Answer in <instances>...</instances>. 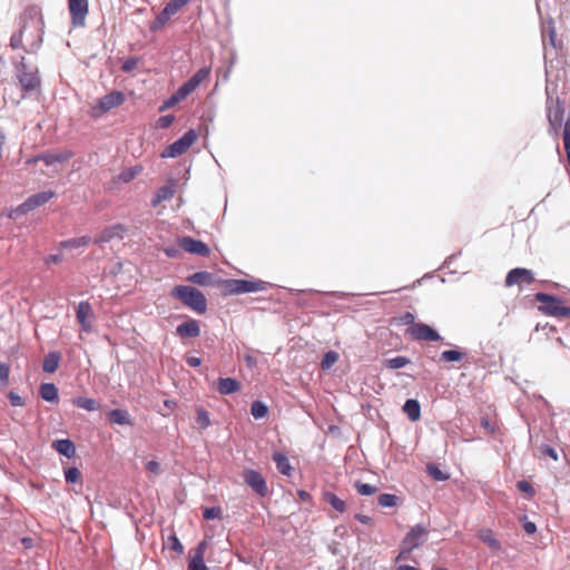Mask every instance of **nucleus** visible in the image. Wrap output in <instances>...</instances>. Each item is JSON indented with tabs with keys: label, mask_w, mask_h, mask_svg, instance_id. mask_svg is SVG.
<instances>
[{
	"label": "nucleus",
	"mask_w": 570,
	"mask_h": 570,
	"mask_svg": "<svg viewBox=\"0 0 570 570\" xmlns=\"http://www.w3.org/2000/svg\"><path fill=\"white\" fill-rule=\"evenodd\" d=\"M18 30L10 37L12 50L22 49L27 53H35L42 45L45 21L42 12L37 7H28L19 17Z\"/></svg>",
	"instance_id": "nucleus-1"
},
{
	"label": "nucleus",
	"mask_w": 570,
	"mask_h": 570,
	"mask_svg": "<svg viewBox=\"0 0 570 570\" xmlns=\"http://www.w3.org/2000/svg\"><path fill=\"white\" fill-rule=\"evenodd\" d=\"M210 75V68H200L189 80L184 82L168 99H166L159 107V111L163 112L169 108L175 107L177 104L184 101L190 94H193L199 85L208 79Z\"/></svg>",
	"instance_id": "nucleus-2"
},
{
	"label": "nucleus",
	"mask_w": 570,
	"mask_h": 570,
	"mask_svg": "<svg viewBox=\"0 0 570 570\" xmlns=\"http://www.w3.org/2000/svg\"><path fill=\"white\" fill-rule=\"evenodd\" d=\"M170 295L198 314H204L207 309L205 295L195 287L177 285L171 289Z\"/></svg>",
	"instance_id": "nucleus-3"
},
{
	"label": "nucleus",
	"mask_w": 570,
	"mask_h": 570,
	"mask_svg": "<svg viewBox=\"0 0 570 570\" xmlns=\"http://www.w3.org/2000/svg\"><path fill=\"white\" fill-rule=\"evenodd\" d=\"M428 534V529L422 524H416L411 528L401 542L400 552L395 558V563L407 560L411 557L412 551L426 541Z\"/></svg>",
	"instance_id": "nucleus-4"
},
{
	"label": "nucleus",
	"mask_w": 570,
	"mask_h": 570,
	"mask_svg": "<svg viewBox=\"0 0 570 570\" xmlns=\"http://www.w3.org/2000/svg\"><path fill=\"white\" fill-rule=\"evenodd\" d=\"M534 297L535 301L541 304L539 311L544 315L558 318H570V307L564 306L561 298L546 293H537Z\"/></svg>",
	"instance_id": "nucleus-5"
},
{
	"label": "nucleus",
	"mask_w": 570,
	"mask_h": 570,
	"mask_svg": "<svg viewBox=\"0 0 570 570\" xmlns=\"http://www.w3.org/2000/svg\"><path fill=\"white\" fill-rule=\"evenodd\" d=\"M16 77L24 92L35 91L40 87L41 80L38 69L26 63V58L14 65Z\"/></svg>",
	"instance_id": "nucleus-6"
},
{
	"label": "nucleus",
	"mask_w": 570,
	"mask_h": 570,
	"mask_svg": "<svg viewBox=\"0 0 570 570\" xmlns=\"http://www.w3.org/2000/svg\"><path fill=\"white\" fill-rule=\"evenodd\" d=\"M126 100V96L124 92L118 90H112L99 98L89 109V116L91 118L98 119L102 117L105 114L121 106Z\"/></svg>",
	"instance_id": "nucleus-7"
},
{
	"label": "nucleus",
	"mask_w": 570,
	"mask_h": 570,
	"mask_svg": "<svg viewBox=\"0 0 570 570\" xmlns=\"http://www.w3.org/2000/svg\"><path fill=\"white\" fill-rule=\"evenodd\" d=\"M56 196V193L52 190L40 191L28 197L22 204L11 209L8 214V217L11 219H17L29 212L35 210L36 208L47 204L50 199Z\"/></svg>",
	"instance_id": "nucleus-8"
},
{
	"label": "nucleus",
	"mask_w": 570,
	"mask_h": 570,
	"mask_svg": "<svg viewBox=\"0 0 570 570\" xmlns=\"http://www.w3.org/2000/svg\"><path fill=\"white\" fill-rule=\"evenodd\" d=\"M198 135L194 129L186 131L179 139L170 144L161 153L163 158H176L185 154L190 146L197 140Z\"/></svg>",
	"instance_id": "nucleus-9"
},
{
	"label": "nucleus",
	"mask_w": 570,
	"mask_h": 570,
	"mask_svg": "<svg viewBox=\"0 0 570 570\" xmlns=\"http://www.w3.org/2000/svg\"><path fill=\"white\" fill-rule=\"evenodd\" d=\"M68 10L71 18V24L75 28L86 26V19L89 13L88 0H68Z\"/></svg>",
	"instance_id": "nucleus-10"
},
{
	"label": "nucleus",
	"mask_w": 570,
	"mask_h": 570,
	"mask_svg": "<svg viewBox=\"0 0 570 570\" xmlns=\"http://www.w3.org/2000/svg\"><path fill=\"white\" fill-rule=\"evenodd\" d=\"M177 244L179 248L185 250L186 253L207 257L210 255V248L207 244L202 240L195 239L190 236H183L177 239Z\"/></svg>",
	"instance_id": "nucleus-11"
},
{
	"label": "nucleus",
	"mask_w": 570,
	"mask_h": 570,
	"mask_svg": "<svg viewBox=\"0 0 570 570\" xmlns=\"http://www.w3.org/2000/svg\"><path fill=\"white\" fill-rule=\"evenodd\" d=\"M406 334L414 341H440V334L431 326L424 323H416L406 330Z\"/></svg>",
	"instance_id": "nucleus-12"
},
{
	"label": "nucleus",
	"mask_w": 570,
	"mask_h": 570,
	"mask_svg": "<svg viewBox=\"0 0 570 570\" xmlns=\"http://www.w3.org/2000/svg\"><path fill=\"white\" fill-rule=\"evenodd\" d=\"M243 480L258 495L266 497L268 494L267 483L258 471L253 469H245L243 471Z\"/></svg>",
	"instance_id": "nucleus-13"
},
{
	"label": "nucleus",
	"mask_w": 570,
	"mask_h": 570,
	"mask_svg": "<svg viewBox=\"0 0 570 570\" xmlns=\"http://www.w3.org/2000/svg\"><path fill=\"white\" fill-rule=\"evenodd\" d=\"M547 117L550 125V132L558 135L564 118L563 106L558 100L556 102H551L548 106Z\"/></svg>",
	"instance_id": "nucleus-14"
},
{
	"label": "nucleus",
	"mask_w": 570,
	"mask_h": 570,
	"mask_svg": "<svg viewBox=\"0 0 570 570\" xmlns=\"http://www.w3.org/2000/svg\"><path fill=\"white\" fill-rule=\"evenodd\" d=\"M76 317L83 332L88 333L92 330V320L95 314L89 302L82 301L78 304L76 309Z\"/></svg>",
	"instance_id": "nucleus-15"
},
{
	"label": "nucleus",
	"mask_w": 570,
	"mask_h": 570,
	"mask_svg": "<svg viewBox=\"0 0 570 570\" xmlns=\"http://www.w3.org/2000/svg\"><path fill=\"white\" fill-rule=\"evenodd\" d=\"M534 282L533 273L527 268H513L505 277V286L530 285Z\"/></svg>",
	"instance_id": "nucleus-16"
},
{
	"label": "nucleus",
	"mask_w": 570,
	"mask_h": 570,
	"mask_svg": "<svg viewBox=\"0 0 570 570\" xmlns=\"http://www.w3.org/2000/svg\"><path fill=\"white\" fill-rule=\"evenodd\" d=\"M126 232L127 227L122 224L108 226L97 235V237L94 239V243L100 245L104 243H109L114 239H122Z\"/></svg>",
	"instance_id": "nucleus-17"
},
{
	"label": "nucleus",
	"mask_w": 570,
	"mask_h": 570,
	"mask_svg": "<svg viewBox=\"0 0 570 570\" xmlns=\"http://www.w3.org/2000/svg\"><path fill=\"white\" fill-rule=\"evenodd\" d=\"M207 550V542L200 541L196 548L189 552L188 570H207L204 561L205 552Z\"/></svg>",
	"instance_id": "nucleus-18"
},
{
	"label": "nucleus",
	"mask_w": 570,
	"mask_h": 570,
	"mask_svg": "<svg viewBox=\"0 0 570 570\" xmlns=\"http://www.w3.org/2000/svg\"><path fill=\"white\" fill-rule=\"evenodd\" d=\"M72 156L73 154L70 150L52 151L38 156L35 161L41 160L47 166H53L68 161Z\"/></svg>",
	"instance_id": "nucleus-19"
},
{
	"label": "nucleus",
	"mask_w": 570,
	"mask_h": 570,
	"mask_svg": "<svg viewBox=\"0 0 570 570\" xmlns=\"http://www.w3.org/2000/svg\"><path fill=\"white\" fill-rule=\"evenodd\" d=\"M216 390L222 395H229L240 390V383L232 377H220L216 382Z\"/></svg>",
	"instance_id": "nucleus-20"
},
{
	"label": "nucleus",
	"mask_w": 570,
	"mask_h": 570,
	"mask_svg": "<svg viewBox=\"0 0 570 570\" xmlns=\"http://www.w3.org/2000/svg\"><path fill=\"white\" fill-rule=\"evenodd\" d=\"M176 185L174 180H169L165 186L160 187L154 199L151 200V205L154 207L158 206L161 202L171 199L176 191Z\"/></svg>",
	"instance_id": "nucleus-21"
},
{
	"label": "nucleus",
	"mask_w": 570,
	"mask_h": 570,
	"mask_svg": "<svg viewBox=\"0 0 570 570\" xmlns=\"http://www.w3.org/2000/svg\"><path fill=\"white\" fill-rule=\"evenodd\" d=\"M176 332L180 337H197L200 334V326L197 321L189 320L178 325Z\"/></svg>",
	"instance_id": "nucleus-22"
},
{
	"label": "nucleus",
	"mask_w": 570,
	"mask_h": 570,
	"mask_svg": "<svg viewBox=\"0 0 570 570\" xmlns=\"http://www.w3.org/2000/svg\"><path fill=\"white\" fill-rule=\"evenodd\" d=\"M478 538L493 551H500L502 548L501 542L491 529H481L478 532Z\"/></svg>",
	"instance_id": "nucleus-23"
},
{
	"label": "nucleus",
	"mask_w": 570,
	"mask_h": 570,
	"mask_svg": "<svg viewBox=\"0 0 570 570\" xmlns=\"http://www.w3.org/2000/svg\"><path fill=\"white\" fill-rule=\"evenodd\" d=\"M52 448L61 455L71 459L76 455V446L72 441L68 439L56 440L52 443Z\"/></svg>",
	"instance_id": "nucleus-24"
},
{
	"label": "nucleus",
	"mask_w": 570,
	"mask_h": 570,
	"mask_svg": "<svg viewBox=\"0 0 570 570\" xmlns=\"http://www.w3.org/2000/svg\"><path fill=\"white\" fill-rule=\"evenodd\" d=\"M266 288L263 281L238 279V294L261 292Z\"/></svg>",
	"instance_id": "nucleus-25"
},
{
	"label": "nucleus",
	"mask_w": 570,
	"mask_h": 570,
	"mask_svg": "<svg viewBox=\"0 0 570 570\" xmlns=\"http://www.w3.org/2000/svg\"><path fill=\"white\" fill-rule=\"evenodd\" d=\"M323 499L327 502L335 511L344 513L347 510V504L344 500L340 499L335 493L325 491Z\"/></svg>",
	"instance_id": "nucleus-26"
},
{
	"label": "nucleus",
	"mask_w": 570,
	"mask_h": 570,
	"mask_svg": "<svg viewBox=\"0 0 570 570\" xmlns=\"http://www.w3.org/2000/svg\"><path fill=\"white\" fill-rule=\"evenodd\" d=\"M403 411L413 422L417 421L421 416L420 403L414 399H410L404 403Z\"/></svg>",
	"instance_id": "nucleus-27"
},
{
	"label": "nucleus",
	"mask_w": 570,
	"mask_h": 570,
	"mask_svg": "<svg viewBox=\"0 0 570 570\" xmlns=\"http://www.w3.org/2000/svg\"><path fill=\"white\" fill-rule=\"evenodd\" d=\"M91 242L89 236H81L77 238H70L59 243L60 249H73L79 247H86Z\"/></svg>",
	"instance_id": "nucleus-28"
},
{
	"label": "nucleus",
	"mask_w": 570,
	"mask_h": 570,
	"mask_svg": "<svg viewBox=\"0 0 570 570\" xmlns=\"http://www.w3.org/2000/svg\"><path fill=\"white\" fill-rule=\"evenodd\" d=\"M109 421L119 425H130L131 420L126 410L116 409L109 412Z\"/></svg>",
	"instance_id": "nucleus-29"
},
{
	"label": "nucleus",
	"mask_w": 570,
	"mask_h": 570,
	"mask_svg": "<svg viewBox=\"0 0 570 570\" xmlns=\"http://www.w3.org/2000/svg\"><path fill=\"white\" fill-rule=\"evenodd\" d=\"M60 354L57 352H50L48 355H46L42 362V370L46 373H55L58 370Z\"/></svg>",
	"instance_id": "nucleus-30"
},
{
	"label": "nucleus",
	"mask_w": 570,
	"mask_h": 570,
	"mask_svg": "<svg viewBox=\"0 0 570 570\" xmlns=\"http://www.w3.org/2000/svg\"><path fill=\"white\" fill-rule=\"evenodd\" d=\"M273 461L276 464L277 470L279 473L284 475H291L292 466L289 464V461L287 456L281 452H276L273 454Z\"/></svg>",
	"instance_id": "nucleus-31"
},
{
	"label": "nucleus",
	"mask_w": 570,
	"mask_h": 570,
	"mask_svg": "<svg viewBox=\"0 0 570 570\" xmlns=\"http://www.w3.org/2000/svg\"><path fill=\"white\" fill-rule=\"evenodd\" d=\"M40 396L48 402L58 401V389L52 383H43L39 389Z\"/></svg>",
	"instance_id": "nucleus-32"
},
{
	"label": "nucleus",
	"mask_w": 570,
	"mask_h": 570,
	"mask_svg": "<svg viewBox=\"0 0 570 570\" xmlns=\"http://www.w3.org/2000/svg\"><path fill=\"white\" fill-rule=\"evenodd\" d=\"M72 403L77 407L83 409L89 412L97 411L99 409V403L90 397L79 396L73 399Z\"/></svg>",
	"instance_id": "nucleus-33"
},
{
	"label": "nucleus",
	"mask_w": 570,
	"mask_h": 570,
	"mask_svg": "<svg viewBox=\"0 0 570 570\" xmlns=\"http://www.w3.org/2000/svg\"><path fill=\"white\" fill-rule=\"evenodd\" d=\"M212 279H213V275L208 272H197L188 277L189 282L200 285V286L210 285Z\"/></svg>",
	"instance_id": "nucleus-34"
},
{
	"label": "nucleus",
	"mask_w": 570,
	"mask_h": 570,
	"mask_svg": "<svg viewBox=\"0 0 570 570\" xmlns=\"http://www.w3.org/2000/svg\"><path fill=\"white\" fill-rule=\"evenodd\" d=\"M411 363V360L405 356H396L384 361V366L391 370L402 368Z\"/></svg>",
	"instance_id": "nucleus-35"
},
{
	"label": "nucleus",
	"mask_w": 570,
	"mask_h": 570,
	"mask_svg": "<svg viewBox=\"0 0 570 570\" xmlns=\"http://www.w3.org/2000/svg\"><path fill=\"white\" fill-rule=\"evenodd\" d=\"M220 289L225 295L238 294V279H223L220 282Z\"/></svg>",
	"instance_id": "nucleus-36"
},
{
	"label": "nucleus",
	"mask_w": 570,
	"mask_h": 570,
	"mask_svg": "<svg viewBox=\"0 0 570 570\" xmlns=\"http://www.w3.org/2000/svg\"><path fill=\"white\" fill-rule=\"evenodd\" d=\"M465 353L459 350H448L441 353V361L444 362H461Z\"/></svg>",
	"instance_id": "nucleus-37"
},
{
	"label": "nucleus",
	"mask_w": 570,
	"mask_h": 570,
	"mask_svg": "<svg viewBox=\"0 0 570 570\" xmlns=\"http://www.w3.org/2000/svg\"><path fill=\"white\" fill-rule=\"evenodd\" d=\"M268 407L261 401H254L250 406V414L255 419H263L267 415Z\"/></svg>",
	"instance_id": "nucleus-38"
},
{
	"label": "nucleus",
	"mask_w": 570,
	"mask_h": 570,
	"mask_svg": "<svg viewBox=\"0 0 570 570\" xmlns=\"http://www.w3.org/2000/svg\"><path fill=\"white\" fill-rule=\"evenodd\" d=\"M377 503L383 508H392L397 505L399 498L395 494L383 493L379 495Z\"/></svg>",
	"instance_id": "nucleus-39"
},
{
	"label": "nucleus",
	"mask_w": 570,
	"mask_h": 570,
	"mask_svg": "<svg viewBox=\"0 0 570 570\" xmlns=\"http://www.w3.org/2000/svg\"><path fill=\"white\" fill-rule=\"evenodd\" d=\"M141 171V167H132L127 168L124 171H121L118 176V180L122 183H129Z\"/></svg>",
	"instance_id": "nucleus-40"
},
{
	"label": "nucleus",
	"mask_w": 570,
	"mask_h": 570,
	"mask_svg": "<svg viewBox=\"0 0 570 570\" xmlns=\"http://www.w3.org/2000/svg\"><path fill=\"white\" fill-rule=\"evenodd\" d=\"M337 360H338V354L334 351H330L324 354L322 362H321V366L323 370H328L337 362Z\"/></svg>",
	"instance_id": "nucleus-41"
},
{
	"label": "nucleus",
	"mask_w": 570,
	"mask_h": 570,
	"mask_svg": "<svg viewBox=\"0 0 570 570\" xmlns=\"http://www.w3.org/2000/svg\"><path fill=\"white\" fill-rule=\"evenodd\" d=\"M65 479L67 483H76L81 481V472L78 468L71 466L65 470Z\"/></svg>",
	"instance_id": "nucleus-42"
},
{
	"label": "nucleus",
	"mask_w": 570,
	"mask_h": 570,
	"mask_svg": "<svg viewBox=\"0 0 570 570\" xmlns=\"http://www.w3.org/2000/svg\"><path fill=\"white\" fill-rule=\"evenodd\" d=\"M197 424L202 430H205L210 425L209 413L203 407L197 409Z\"/></svg>",
	"instance_id": "nucleus-43"
},
{
	"label": "nucleus",
	"mask_w": 570,
	"mask_h": 570,
	"mask_svg": "<svg viewBox=\"0 0 570 570\" xmlns=\"http://www.w3.org/2000/svg\"><path fill=\"white\" fill-rule=\"evenodd\" d=\"M355 489L361 495H372L377 492V488L368 483L355 482Z\"/></svg>",
	"instance_id": "nucleus-44"
},
{
	"label": "nucleus",
	"mask_w": 570,
	"mask_h": 570,
	"mask_svg": "<svg viewBox=\"0 0 570 570\" xmlns=\"http://www.w3.org/2000/svg\"><path fill=\"white\" fill-rule=\"evenodd\" d=\"M189 0H170L166 7V13L176 14L181 8H184Z\"/></svg>",
	"instance_id": "nucleus-45"
},
{
	"label": "nucleus",
	"mask_w": 570,
	"mask_h": 570,
	"mask_svg": "<svg viewBox=\"0 0 570 570\" xmlns=\"http://www.w3.org/2000/svg\"><path fill=\"white\" fill-rule=\"evenodd\" d=\"M203 517L205 520L220 519L222 509L219 507L205 508L203 511Z\"/></svg>",
	"instance_id": "nucleus-46"
},
{
	"label": "nucleus",
	"mask_w": 570,
	"mask_h": 570,
	"mask_svg": "<svg viewBox=\"0 0 570 570\" xmlns=\"http://www.w3.org/2000/svg\"><path fill=\"white\" fill-rule=\"evenodd\" d=\"M168 547L170 550L175 551L178 554L184 552V547L176 534H171L168 537Z\"/></svg>",
	"instance_id": "nucleus-47"
},
{
	"label": "nucleus",
	"mask_w": 570,
	"mask_h": 570,
	"mask_svg": "<svg viewBox=\"0 0 570 570\" xmlns=\"http://www.w3.org/2000/svg\"><path fill=\"white\" fill-rule=\"evenodd\" d=\"M480 424L488 434H494L498 430L497 423L492 422L489 416L481 417Z\"/></svg>",
	"instance_id": "nucleus-48"
},
{
	"label": "nucleus",
	"mask_w": 570,
	"mask_h": 570,
	"mask_svg": "<svg viewBox=\"0 0 570 570\" xmlns=\"http://www.w3.org/2000/svg\"><path fill=\"white\" fill-rule=\"evenodd\" d=\"M8 399L12 406L21 407V406H24V404H26L24 400L13 391H10L8 393Z\"/></svg>",
	"instance_id": "nucleus-49"
},
{
	"label": "nucleus",
	"mask_w": 570,
	"mask_h": 570,
	"mask_svg": "<svg viewBox=\"0 0 570 570\" xmlns=\"http://www.w3.org/2000/svg\"><path fill=\"white\" fill-rule=\"evenodd\" d=\"M563 146L564 149H570V116L567 118L563 128Z\"/></svg>",
	"instance_id": "nucleus-50"
},
{
	"label": "nucleus",
	"mask_w": 570,
	"mask_h": 570,
	"mask_svg": "<svg viewBox=\"0 0 570 570\" xmlns=\"http://www.w3.org/2000/svg\"><path fill=\"white\" fill-rule=\"evenodd\" d=\"M10 366L6 363H0V383L7 384L9 381Z\"/></svg>",
	"instance_id": "nucleus-51"
},
{
	"label": "nucleus",
	"mask_w": 570,
	"mask_h": 570,
	"mask_svg": "<svg viewBox=\"0 0 570 570\" xmlns=\"http://www.w3.org/2000/svg\"><path fill=\"white\" fill-rule=\"evenodd\" d=\"M428 471L438 481H443L446 479V475L438 466L430 465Z\"/></svg>",
	"instance_id": "nucleus-52"
},
{
	"label": "nucleus",
	"mask_w": 570,
	"mask_h": 570,
	"mask_svg": "<svg viewBox=\"0 0 570 570\" xmlns=\"http://www.w3.org/2000/svg\"><path fill=\"white\" fill-rule=\"evenodd\" d=\"M517 488L524 493L530 494L531 497L534 494L533 487L525 480L519 481L517 483Z\"/></svg>",
	"instance_id": "nucleus-53"
},
{
	"label": "nucleus",
	"mask_w": 570,
	"mask_h": 570,
	"mask_svg": "<svg viewBox=\"0 0 570 570\" xmlns=\"http://www.w3.org/2000/svg\"><path fill=\"white\" fill-rule=\"evenodd\" d=\"M174 119L175 117L173 115H166L157 120V125L159 128H168L171 126Z\"/></svg>",
	"instance_id": "nucleus-54"
},
{
	"label": "nucleus",
	"mask_w": 570,
	"mask_h": 570,
	"mask_svg": "<svg viewBox=\"0 0 570 570\" xmlns=\"http://www.w3.org/2000/svg\"><path fill=\"white\" fill-rule=\"evenodd\" d=\"M540 451L542 454L550 456L554 461H558V459H559L557 451L553 448H551L550 445H546V444L542 445L540 448Z\"/></svg>",
	"instance_id": "nucleus-55"
},
{
	"label": "nucleus",
	"mask_w": 570,
	"mask_h": 570,
	"mask_svg": "<svg viewBox=\"0 0 570 570\" xmlns=\"http://www.w3.org/2000/svg\"><path fill=\"white\" fill-rule=\"evenodd\" d=\"M146 470L151 474H158L160 471V465L157 461L151 460L146 463Z\"/></svg>",
	"instance_id": "nucleus-56"
},
{
	"label": "nucleus",
	"mask_w": 570,
	"mask_h": 570,
	"mask_svg": "<svg viewBox=\"0 0 570 570\" xmlns=\"http://www.w3.org/2000/svg\"><path fill=\"white\" fill-rule=\"evenodd\" d=\"M62 261V256L61 255H58V254H52V255H49L45 258V263L47 265H50V264H59L60 262Z\"/></svg>",
	"instance_id": "nucleus-57"
},
{
	"label": "nucleus",
	"mask_w": 570,
	"mask_h": 570,
	"mask_svg": "<svg viewBox=\"0 0 570 570\" xmlns=\"http://www.w3.org/2000/svg\"><path fill=\"white\" fill-rule=\"evenodd\" d=\"M186 363L191 367H198L202 364V360L197 356H187Z\"/></svg>",
	"instance_id": "nucleus-58"
},
{
	"label": "nucleus",
	"mask_w": 570,
	"mask_h": 570,
	"mask_svg": "<svg viewBox=\"0 0 570 570\" xmlns=\"http://www.w3.org/2000/svg\"><path fill=\"white\" fill-rule=\"evenodd\" d=\"M174 16L173 13H166V7L163 9V11L157 17V21L160 24H164L166 21L170 19V17Z\"/></svg>",
	"instance_id": "nucleus-59"
},
{
	"label": "nucleus",
	"mask_w": 570,
	"mask_h": 570,
	"mask_svg": "<svg viewBox=\"0 0 570 570\" xmlns=\"http://www.w3.org/2000/svg\"><path fill=\"white\" fill-rule=\"evenodd\" d=\"M402 322L404 324H409V325H413V324H416L414 321H415V317L412 313L410 312H406L402 317H401Z\"/></svg>",
	"instance_id": "nucleus-60"
},
{
	"label": "nucleus",
	"mask_w": 570,
	"mask_h": 570,
	"mask_svg": "<svg viewBox=\"0 0 570 570\" xmlns=\"http://www.w3.org/2000/svg\"><path fill=\"white\" fill-rule=\"evenodd\" d=\"M355 519L357 521H360L361 523H364V524H371L372 523V518L368 517V515L362 514V513H356L355 514Z\"/></svg>",
	"instance_id": "nucleus-61"
},
{
	"label": "nucleus",
	"mask_w": 570,
	"mask_h": 570,
	"mask_svg": "<svg viewBox=\"0 0 570 570\" xmlns=\"http://www.w3.org/2000/svg\"><path fill=\"white\" fill-rule=\"evenodd\" d=\"M523 529L527 533L532 534L537 531V525L533 522H525Z\"/></svg>",
	"instance_id": "nucleus-62"
},
{
	"label": "nucleus",
	"mask_w": 570,
	"mask_h": 570,
	"mask_svg": "<svg viewBox=\"0 0 570 570\" xmlns=\"http://www.w3.org/2000/svg\"><path fill=\"white\" fill-rule=\"evenodd\" d=\"M402 562L403 561L395 563L396 570H420V568H417L416 566L404 564Z\"/></svg>",
	"instance_id": "nucleus-63"
},
{
	"label": "nucleus",
	"mask_w": 570,
	"mask_h": 570,
	"mask_svg": "<svg viewBox=\"0 0 570 570\" xmlns=\"http://www.w3.org/2000/svg\"><path fill=\"white\" fill-rule=\"evenodd\" d=\"M135 67H136V61H134V60H128V61H126V62L122 65L121 69H122L125 72H129V71H131Z\"/></svg>",
	"instance_id": "nucleus-64"
}]
</instances>
